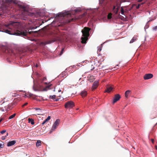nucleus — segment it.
I'll use <instances>...</instances> for the list:
<instances>
[{
	"label": "nucleus",
	"mask_w": 157,
	"mask_h": 157,
	"mask_svg": "<svg viewBox=\"0 0 157 157\" xmlns=\"http://www.w3.org/2000/svg\"><path fill=\"white\" fill-rule=\"evenodd\" d=\"M3 145L2 144H0V148H3Z\"/></svg>",
	"instance_id": "4c0bfd02"
},
{
	"label": "nucleus",
	"mask_w": 157,
	"mask_h": 157,
	"mask_svg": "<svg viewBox=\"0 0 157 157\" xmlns=\"http://www.w3.org/2000/svg\"><path fill=\"white\" fill-rule=\"evenodd\" d=\"M119 9V7H118L116 8V6H114L113 7V11L114 13L115 14H117L118 13V11Z\"/></svg>",
	"instance_id": "f3484780"
},
{
	"label": "nucleus",
	"mask_w": 157,
	"mask_h": 157,
	"mask_svg": "<svg viewBox=\"0 0 157 157\" xmlns=\"http://www.w3.org/2000/svg\"><path fill=\"white\" fill-rule=\"evenodd\" d=\"M101 47H102L101 46V47H100V46L98 47V52H100L101 51Z\"/></svg>",
	"instance_id": "cd10ccee"
},
{
	"label": "nucleus",
	"mask_w": 157,
	"mask_h": 157,
	"mask_svg": "<svg viewBox=\"0 0 157 157\" xmlns=\"http://www.w3.org/2000/svg\"><path fill=\"white\" fill-rule=\"evenodd\" d=\"M94 69V67L93 68H92V69H91V70H93V69Z\"/></svg>",
	"instance_id": "603ef678"
},
{
	"label": "nucleus",
	"mask_w": 157,
	"mask_h": 157,
	"mask_svg": "<svg viewBox=\"0 0 157 157\" xmlns=\"http://www.w3.org/2000/svg\"><path fill=\"white\" fill-rule=\"evenodd\" d=\"M124 10L123 8V7H122L121 8V14L122 15L124 14Z\"/></svg>",
	"instance_id": "bb28decb"
},
{
	"label": "nucleus",
	"mask_w": 157,
	"mask_h": 157,
	"mask_svg": "<svg viewBox=\"0 0 157 157\" xmlns=\"http://www.w3.org/2000/svg\"><path fill=\"white\" fill-rule=\"evenodd\" d=\"M59 122V120L57 119L56 120L54 124H53V126L52 127L51 132H52L54 131L56 128V127L58 126Z\"/></svg>",
	"instance_id": "6e6552de"
},
{
	"label": "nucleus",
	"mask_w": 157,
	"mask_h": 157,
	"mask_svg": "<svg viewBox=\"0 0 157 157\" xmlns=\"http://www.w3.org/2000/svg\"><path fill=\"white\" fill-rule=\"evenodd\" d=\"M8 106L9 110L11 109L13 107V104L12 103H11L10 104H8Z\"/></svg>",
	"instance_id": "4be33fe9"
},
{
	"label": "nucleus",
	"mask_w": 157,
	"mask_h": 157,
	"mask_svg": "<svg viewBox=\"0 0 157 157\" xmlns=\"http://www.w3.org/2000/svg\"><path fill=\"white\" fill-rule=\"evenodd\" d=\"M153 77V75L151 74H145L144 77L145 80H147L150 79Z\"/></svg>",
	"instance_id": "9b49d317"
},
{
	"label": "nucleus",
	"mask_w": 157,
	"mask_h": 157,
	"mask_svg": "<svg viewBox=\"0 0 157 157\" xmlns=\"http://www.w3.org/2000/svg\"><path fill=\"white\" fill-rule=\"evenodd\" d=\"M51 119V117L50 116H49L48 117L46 118V119L48 121L49 120H50Z\"/></svg>",
	"instance_id": "72a5a7b5"
},
{
	"label": "nucleus",
	"mask_w": 157,
	"mask_h": 157,
	"mask_svg": "<svg viewBox=\"0 0 157 157\" xmlns=\"http://www.w3.org/2000/svg\"><path fill=\"white\" fill-rule=\"evenodd\" d=\"M98 85V82H94L93 85V89H95L97 88Z\"/></svg>",
	"instance_id": "a211bd4d"
},
{
	"label": "nucleus",
	"mask_w": 157,
	"mask_h": 157,
	"mask_svg": "<svg viewBox=\"0 0 157 157\" xmlns=\"http://www.w3.org/2000/svg\"><path fill=\"white\" fill-rule=\"evenodd\" d=\"M41 141L40 140H38L36 143V147L40 146L41 145Z\"/></svg>",
	"instance_id": "5701e85b"
},
{
	"label": "nucleus",
	"mask_w": 157,
	"mask_h": 157,
	"mask_svg": "<svg viewBox=\"0 0 157 157\" xmlns=\"http://www.w3.org/2000/svg\"><path fill=\"white\" fill-rule=\"evenodd\" d=\"M148 28V26H146L145 27V28Z\"/></svg>",
	"instance_id": "09e8293b"
},
{
	"label": "nucleus",
	"mask_w": 157,
	"mask_h": 157,
	"mask_svg": "<svg viewBox=\"0 0 157 157\" xmlns=\"http://www.w3.org/2000/svg\"><path fill=\"white\" fill-rule=\"evenodd\" d=\"M131 10V9H128V10Z\"/></svg>",
	"instance_id": "3c124183"
},
{
	"label": "nucleus",
	"mask_w": 157,
	"mask_h": 157,
	"mask_svg": "<svg viewBox=\"0 0 157 157\" xmlns=\"http://www.w3.org/2000/svg\"><path fill=\"white\" fill-rule=\"evenodd\" d=\"M75 105L74 102L71 101H69L66 103L65 105V107L66 108H71Z\"/></svg>",
	"instance_id": "39448f33"
},
{
	"label": "nucleus",
	"mask_w": 157,
	"mask_h": 157,
	"mask_svg": "<svg viewBox=\"0 0 157 157\" xmlns=\"http://www.w3.org/2000/svg\"><path fill=\"white\" fill-rule=\"evenodd\" d=\"M28 103L26 102V103H25L24 105H22V107H23L24 106H25V105H26L27 104H28Z\"/></svg>",
	"instance_id": "f704fd0d"
},
{
	"label": "nucleus",
	"mask_w": 157,
	"mask_h": 157,
	"mask_svg": "<svg viewBox=\"0 0 157 157\" xmlns=\"http://www.w3.org/2000/svg\"><path fill=\"white\" fill-rule=\"evenodd\" d=\"M138 2H140L141 3L144 2V6H146L147 7L150 4V3H148L147 2H145V0H138Z\"/></svg>",
	"instance_id": "4468645a"
},
{
	"label": "nucleus",
	"mask_w": 157,
	"mask_h": 157,
	"mask_svg": "<svg viewBox=\"0 0 157 157\" xmlns=\"http://www.w3.org/2000/svg\"><path fill=\"white\" fill-rule=\"evenodd\" d=\"M5 52L8 53L9 55L13 56L14 55L15 53L13 52V51L10 49H6L5 50Z\"/></svg>",
	"instance_id": "f8f14e48"
},
{
	"label": "nucleus",
	"mask_w": 157,
	"mask_h": 157,
	"mask_svg": "<svg viewBox=\"0 0 157 157\" xmlns=\"http://www.w3.org/2000/svg\"><path fill=\"white\" fill-rule=\"evenodd\" d=\"M33 89L35 91H36L37 90L36 89H35L34 87H33Z\"/></svg>",
	"instance_id": "37998d69"
},
{
	"label": "nucleus",
	"mask_w": 157,
	"mask_h": 157,
	"mask_svg": "<svg viewBox=\"0 0 157 157\" xmlns=\"http://www.w3.org/2000/svg\"><path fill=\"white\" fill-rule=\"evenodd\" d=\"M8 134L7 133V136H8Z\"/></svg>",
	"instance_id": "5fc2aeb1"
},
{
	"label": "nucleus",
	"mask_w": 157,
	"mask_h": 157,
	"mask_svg": "<svg viewBox=\"0 0 157 157\" xmlns=\"http://www.w3.org/2000/svg\"><path fill=\"white\" fill-rule=\"evenodd\" d=\"M17 95V93H12L11 94V95L13 97H15Z\"/></svg>",
	"instance_id": "c85d7f7f"
},
{
	"label": "nucleus",
	"mask_w": 157,
	"mask_h": 157,
	"mask_svg": "<svg viewBox=\"0 0 157 157\" xmlns=\"http://www.w3.org/2000/svg\"><path fill=\"white\" fill-rule=\"evenodd\" d=\"M6 136H2V140H5L6 139Z\"/></svg>",
	"instance_id": "c9c22d12"
},
{
	"label": "nucleus",
	"mask_w": 157,
	"mask_h": 157,
	"mask_svg": "<svg viewBox=\"0 0 157 157\" xmlns=\"http://www.w3.org/2000/svg\"><path fill=\"white\" fill-rule=\"evenodd\" d=\"M33 95V94H31V93L29 94V97H32Z\"/></svg>",
	"instance_id": "58836bf2"
},
{
	"label": "nucleus",
	"mask_w": 157,
	"mask_h": 157,
	"mask_svg": "<svg viewBox=\"0 0 157 157\" xmlns=\"http://www.w3.org/2000/svg\"><path fill=\"white\" fill-rule=\"evenodd\" d=\"M35 109L36 110H40V109H38V108H36V109Z\"/></svg>",
	"instance_id": "49530a36"
},
{
	"label": "nucleus",
	"mask_w": 157,
	"mask_h": 157,
	"mask_svg": "<svg viewBox=\"0 0 157 157\" xmlns=\"http://www.w3.org/2000/svg\"><path fill=\"white\" fill-rule=\"evenodd\" d=\"M61 40V37L59 36H54L52 39L49 40L45 42H42L41 44L44 45L51 44L57 41H60Z\"/></svg>",
	"instance_id": "7ed1b4c3"
},
{
	"label": "nucleus",
	"mask_w": 157,
	"mask_h": 157,
	"mask_svg": "<svg viewBox=\"0 0 157 157\" xmlns=\"http://www.w3.org/2000/svg\"><path fill=\"white\" fill-rule=\"evenodd\" d=\"M56 97V95H53L52 96H50L49 97L50 98L52 99H54Z\"/></svg>",
	"instance_id": "a878e982"
},
{
	"label": "nucleus",
	"mask_w": 157,
	"mask_h": 157,
	"mask_svg": "<svg viewBox=\"0 0 157 157\" xmlns=\"http://www.w3.org/2000/svg\"><path fill=\"white\" fill-rule=\"evenodd\" d=\"M126 10H125V12H126Z\"/></svg>",
	"instance_id": "13d9d810"
},
{
	"label": "nucleus",
	"mask_w": 157,
	"mask_h": 157,
	"mask_svg": "<svg viewBox=\"0 0 157 157\" xmlns=\"http://www.w3.org/2000/svg\"><path fill=\"white\" fill-rule=\"evenodd\" d=\"M2 118L0 119V122L2 121Z\"/></svg>",
	"instance_id": "c03bdc74"
},
{
	"label": "nucleus",
	"mask_w": 157,
	"mask_h": 157,
	"mask_svg": "<svg viewBox=\"0 0 157 157\" xmlns=\"http://www.w3.org/2000/svg\"><path fill=\"white\" fill-rule=\"evenodd\" d=\"M137 39V38L136 36H134L132 39L131 40L130 43H132L136 41Z\"/></svg>",
	"instance_id": "412c9836"
},
{
	"label": "nucleus",
	"mask_w": 157,
	"mask_h": 157,
	"mask_svg": "<svg viewBox=\"0 0 157 157\" xmlns=\"http://www.w3.org/2000/svg\"><path fill=\"white\" fill-rule=\"evenodd\" d=\"M29 123H30L31 124L33 125L34 124V120L32 118H29L28 119Z\"/></svg>",
	"instance_id": "aec40b11"
},
{
	"label": "nucleus",
	"mask_w": 157,
	"mask_h": 157,
	"mask_svg": "<svg viewBox=\"0 0 157 157\" xmlns=\"http://www.w3.org/2000/svg\"><path fill=\"white\" fill-rule=\"evenodd\" d=\"M64 48H62V50L60 53V55H61L63 53V52L64 50Z\"/></svg>",
	"instance_id": "473e14b6"
},
{
	"label": "nucleus",
	"mask_w": 157,
	"mask_h": 157,
	"mask_svg": "<svg viewBox=\"0 0 157 157\" xmlns=\"http://www.w3.org/2000/svg\"><path fill=\"white\" fill-rule=\"evenodd\" d=\"M151 142L153 143H154V140L153 139H151Z\"/></svg>",
	"instance_id": "ea45409f"
},
{
	"label": "nucleus",
	"mask_w": 157,
	"mask_h": 157,
	"mask_svg": "<svg viewBox=\"0 0 157 157\" xmlns=\"http://www.w3.org/2000/svg\"><path fill=\"white\" fill-rule=\"evenodd\" d=\"M75 12H78L80 11V10H79L78 9H75Z\"/></svg>",
	"instance_id": "e433bc0d"
},
{
	"label": "nucleus",
	"mask_w": 157,
	"mask_h": 157,
	"mask_svg": "<svg viewBox=\"0 0 157 157\" xmlns=\"http://www.w3.org/2000/svg\"><path fill=\"white\" fill-rule=\"evenodd\" d=\"M6 29L2 31L11 35H15L23 37H27L28 34H30L36 32L29 31L24 30L21 27L20 24L16 22H11L6 25Z\"/></svg>",
	"instance_id": "f257e3e1"
},
{
	"label": "nucleus",
	"mask_w": 157,
	"mask_h": 157,
	"mask_svg": "<svg viewBox=\"0 0 157 157\" xmlns=\"http://www.w3.org/2000/svg\"><path fill=\"white\" fill-rule=\"evenodd\" d=\"M71 16V14L68 13L67 12H61L59 14L58 16L61 17H65L66 16Z\"/></svg>",
	"instance_id": "1a4fd4ad"
},
{
	"label": "nucleus",
	"mask_w": 157,
	"mask_h": 157,
	"mask_svg": "<svg viewBox=\"0 0 157 157\" xmlns=\"http://www.w3.org/2000/svg\"><path fill=\"white\" fill-rule=\"evenodd\" d=\"M2 111H8L9 110L8 108V104L6 102H3L2 105V107L1 108Z\"/></svg>",
	"instance_id": "423d86ee"
},
{
	"label": "nucleus",
	"mask_w": 157,
	"mask_h": 157,
	"mask_svg": "<svg viewBox=\"0 0 157 157\" xmlns=\"http://www.w3.org/2000/svg\"><path fill=\"white\" fill-rule=\"evenodd\" d=\"M131 93V91L130 90H128L126 91L125 93V95L126 98H128V96Z\"/></svg>",
	"instance_id": "6ab92c4d"
},
{
	"label": "nucleus",
	"mask_w": 157,
	"mask_h": 157,
	"mask_svg": "<svg viewBox=\"0 0 157 157\" xmlns=\"http://www.w3.org/2000/svg\"><path fill=\"white\" fill-rule=\"evenodd\" d=\"M82 97H85L87 94V93L85 90L82 91L80 93Z\"/></svg>",
	"instance_id": "dca6fc26"
},
{
	"label": "nucleus",
	"mask_w": 157,
	"mask_h": 157,
	"mask_svg": "<svg viewBox=\"0 0 157 157\" xmlns=\"http://www.w3.org/2000/svg\"><path fill=\"white\" fill-rule=\"evenodd\" d=\"M45 84H47V83H46V82H45Z\"/></svg>",
	"instance_id": "6e6d98bb"
},
{
	"label": "nucleus",
	"mask_w": 157,
	"mask_h": 157,
	"mask_svg": "<svg viewBox=\"0 0 157 157\" xmlns=\"http://www.w3.org/2000/svg\"><path fill=\"white\" fill-rule=\"evenodd\" d=\"M38 67V66L36 65V67Z\"/></svg>",
	"instance_id": "4d7b16f0"
},
{
	"label": "nucleus",
	"mask_w": 157,
	"mask_h": 157,
	"mask_svg": "<svg viewBox=\"0 0 157 157\" xmlns=\"http://www.w3.org/2000/svg\"><path fill=\"white\" fill-rule=\"evenodd\" d=\"M6 132V130H3L2 131H1L0 132L2 134H3L5 132Z\"/></svg>",
	"instance_id": "2f4dec72"
},
{
	"label": "nucleus",
	"mask_w": 157,
	"mask_h": 157,
	"mask_svg": "<svg viewBox=\"0 0 157 157\" xmlns=\"http://www.w3.org/2000/svg\"><path fill=\"white\" fill-rule=\"evenodd\" d=\"M113 89L112 87L111 86H108L106 87V89L105 90V92L109 93L112 91Z\"/></svg>",
	"instance_id": "2eb2a0df"
},
{
	"label": "nucleus",
	"mask_w": 157,
	"mask_h": 157,
	"mask_svg": "<svg viewBox=\"0 0 157 157\" xmlns=\"http://www.w3.org/2000/svg\"><path fill=\"white\" fill-rule=\"evenodd\" d=\"M144 2H143L136 5V9L140 8L141 10L144 11L145 9L147 8V7L146 6H144Z\"/></svg>",
	"instance_id": "20e7f679"
},
{
	"label": "nucleus",
	"mask_w": 157,
	"mask_h": 157,
	"mask_svg": "<svg viewBox=\"0 0 157 157\" xmlns=\"http://www.w3.org/2000/svg\"><path fill=\"white\" fill-rule=\"evenodd\" d=\"M53 91H55V89H54L53 90Z\"/></svg>",
	"instance_id": "864d4df0"
},
{
	"label": "nucleus",
	"mask_w": 157,
	"mask_h": 157,
	"mask_svg": "<svg viewBox=\"0 0 157 157\" xmlns=\"http://www.w3.org/2000/svg\"><path fill=\"white\" fill-rule=\"evenodd\" d=\"M24 13H27V12L26 11V10H25V9H24Z\"/></svg>",
	"instance_id": "79ce46f5"
},
{
	"label": "nucleus",
	"mask_w": 157,
	"mask_h": 157,
	"mask_svg": "<svg viewBox=\"0 0 157 157\" xmlns=\"http://www.w3.org/2000/svg\"><path fill=\"white\" fill-rule=\"evenodd\" d=\"M90 29L87 27H85L82 30V34L81 38V43L82 44H86L88 39V37L89 36V32Z\"/></svg>",
	"instance_id": "f03ea898"
},
{
	"label": "nucleus",
	"mask_w": 157,
	"mask_h": 157,
	"mask_svg": "<svg viewBox=\"0 0 157 157\" xmlns=\"http://www.w3.org/2000/svg\"><path fill=\"white\" fill-rule=\"evenodd\" d=\"M148 12V13H149V14H150V13H151V12L149 11H147Z\"/></svg>",
	"instance_id": "a18cd8bd"
},
{
	"label": "nucleus",
	"mask_w": 157,
	"mask_h": 157,
	"mask_svg": "<svg viewBox=\"0 0 157 157\" xmlns=\"http://www.w3.org/2000/svg\"><path fill=\"white\" fill-rule=\"evenodd\" d=\"M122 2H124L126 1V0H121Z\"/></svg>",
	"instance_id": "a19ab883"
},
{
	"label": "nucleus",
	"mask_w": 157,
	"mask_h": 157,
	"mask_svg": "<svg viewBox=\"0 0 157 157\" xmlns=\"http://www.w3.org/2000/svg\"><path fill=\"white\" fill-rule=\"evenodd\" d=\"M55 86L50 83H49L48 85L46 86L44 88L42 91H47L51 89L54 88H55Z\"/></svg>",
	"instance_id": "0eeeda50"
},
{
	"label": "nucleus",
	"mask_w": 157,
	"mask_h": 157,
	"mask_svg": "<svg viewBox=\"0 0 157 157\" xmlns=\"http://www.w3.org/2000/svg\"><path fill=\"white\" fill-rule=\"evenodd\" d=\"M37 114L39 115H42V114H41V113H38Z\"/></svg>",
	"instance_id": "de8ad7c7"
},
{
	"label": "nucleus",
	"mask_w": 157,
	"mask_h": 157,
	"mask_svg": "<svg viewBox=\"0 0 157 157\" xmlns=\"http://www.w3.org/2000/svg\"><path fill=\"white\" fill-rule=\"evenodd\" d=\"M48 121L46 119L42 123V124L44 125V124L48 122Z\"/></svg>",
	"instance_id": "7c9ffc66"
},
{
	"label": "nucleus",
	"mask_w": 157,
	"mask_h": 157,
	"mask_svg": "<svg viewBox=\"0 0 157 157\" xmlns=\"http://www.w3.org/2000/svg\"><path fill=\"white\" fill-rule=\"evenodd\" d=\"M15 115H16L15 113H14V114H13L12 115H11L9 117V119H10L13 118V117H15Z\"/></svg>",
	"instance_id": "393cba45"
},
{
	"label": "nucleus",
	"mask_w": 157,
	"mask_h": 157,
	"mask_svg": "<svg viewBox=\"0 0 157 157\" xmlns=\"http://www.w3.org/2000/svg\"><path fill=\"white\" fill-rule=\"evenodd\" d=\"M16 143V140H12L11 141H9L7 144V146L8 147H10Z\"/></svg>",
	"instance_id": "ddd939ff"
},
{
	"label": "nucleus",
	"mask_w": 157,
	"mask_h": 157,
	"mask_svg": "<svg viewBox=\"0 0 157 157\" xmlns=\"http://www.w3.org/2000/svg\"><path fill=\"white\" fill-rule=\"evenodd\" d=\"M153 31H157V25L153 28Z\"/></svg>",
	"instance_id": "c756f323"
},
{
	"label": "nucleus",
	"mask_w": 157,
	"mask_h": 157,
	"mask_svg": "<svg viewBox=\"0 0 157 157\" xmlns=\"http://www.w3.org/2000/svg\"><path fill=\"white\" fill-rule=\"evenodd\" d=\"M56 101H57V100H56Z\"/></svg>",
	"instance_id": "bf43d9fd"
},
{
	"label": "nucleus",
	"mask_w": 157,
	"mask_h": 157,
	"mask_svg": "<svg viewBox=\"0 0 157 157\" xmlns=\"http://www.w3.org/2000/svg\"><path fill=\"white\" fill-rule=\"evenodd\" d=\"M121 98L120 95L118 94L115 95L114 99L113 100V103L114 104L118 101Z\"/></svg>",
	"instance_id": "9d476101"
},
{
	"label": "nucleus",
	"mask_w": 157,
	"mask_h": 157,
	"mask_svg": "<svg viewBox=\"0 0 157 157\" xmlns=\"http://www.w3.org/2000/svg\"><path fill=\"white\" fill-rule=\"evenodd\" d=\"M112 14L111 13H109L108 15L107 18L109 19H111L112 17Z\"/></svg>",
	"instance_id": "b1692460"
},
{
	"label": "nucleus",
	"mask_w": 157,
	"mask_h": 157,
	"mask_svg": "<svg viewBox=\"0 0 157 157\" xmlns=\"http://www.w3.org/2000/svg\"><path fill=\"white\" fill-rule=\"evenodd\" d=\"M84 16V14H83V15H82V17H83Z\"/></svg>",
	"instance_id": "8fccbe9b"
}]
</instances>
